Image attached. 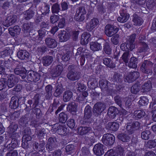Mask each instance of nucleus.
<instances>
[{
	"label": "nucleus",
	"instance_id": "obj_1",
	"mask_svg": "<svg viewBox=\"0 0 156 156\" xmlns=\"http://www.w3.org/2000/svg\"><path fill=\"white\" fill-rule=\"evenodd\" d=\"M40 99V95L37 94L34 96L32 100H29L27 101L28 105H26V107L25 110L28 113H29L31 110V108H35L39 103V100Z\"/></svg>",
	"mask_w": 156,
	"mask_h": 156
},
{
	"label": "nucleus",
	"instance_id": "obj_2",
	"mask_svg": "<svg viewBox=\"0 0 156 156\" xmlns=\"http://www.w3.org/2000/svg\"><path fill=\"white\" fill-rule=\"evenodd\" d=\"M153 64H154L150 61L145 60L140 66V70L144 73L151 74L152 73L151 68Z\"/></svg>",
	"mask_w": 156,
	"mask_h": 156
},
{
	"label": "nucleus",
	"instance_id": "obj_3",
	"mask_svg": "<svg viewBox=\"0 0 156 156\" xmlns=\"http://www.w3.org/2000/svg\"><path fill=\"white\" fill-rule=\"evenodd\" d=\"M105 108V105L101 102L96 103L93 108V112L96 117L100 116L102 112Z\"/></svg>",
	"mask_w": 156,
	"mask_h": 156
},
{
	"label": "nucleus",
	"instance_id": "obj_4",
	"mask_svg": "<svg viewBox=\"0 0 156 156\" xmlns=\"http://www.w3.org/2000/svg\"><path fill=\"white\" fill-rule=\"evenodd\" d=\"M139 76V73L136 71H134L128 73L126 75H124V80L125 82L131 83L136 80Z\"/></svg>",
	"mask_w": 156,
	"mask_h": 156
},
{
	"label": "nucleus",
	"instance_id": "obj_5",
	"mask_svg": "<svg viewBox=\"0 0 156 156\" xmlns=\"http://www.w3.org/2000/svg\"><path fill=\"white\" fill-rule=\"evenodd\" d=\"M140 126V123L138 121L129 122L127 123L126 126V129L128 133L131 134L139 129Z\"/></svg>",
	"mask_w": 156,
	"mask_h": 156
},
{
	"label": "nucleus",
	"instance_id": "obj_6",
	"mask_svg": "<svg viewBox=\"0 0 156 156\" xmlns=\"http://www.w3.org/2000/svg\"><path fill=\"white\" fill-rule=\"evenodd\" d=\"M115 140V136L112 134L110 133L104 134L102 139V142L106 145H112L114 144Z\"/></svg>",
	"mask_w": 156,
	"mask_h": 156
},
{
	"label": "nucleus",
	"instance_id": "obj_7",
	"mask_svg": "<svg viewBox=\"0 0 156 156\" xmlns=\"http://www.w3.org/2000/svg\"><path fill=\"white\" fill-rule=\"evenodd\" d=\"M119 28L112 25L108 24L105 28V33L108 37H111L116 33Z\"/></svg>",
	"mask_w": 156,
	"mask_h": 156
},
{
	"label": "nucleus",
	"instance_id": "obj_8",
	"mask_svg": "<svg viewBox=\"0 0 156 156\" xmlns=\"http://www.w3.org/2000/svg\"><path fill=\"white\" fill-rule=\"evenodd\" d=\"M17 16L15 15H10L7 16L5 20L3 22V25L7 27L13 24L17 21Z\"/></svg>",
	"mask_w": 156,
	"mask_h": 156
},
{
	"label": "nucleus",
	"instance_id": "obj_9",
	"mask_svg": "<svg viewBox=\"0 0 156 156\" xmlns=\"http://www.w3.org/2000/svg\"><path fill=\"white\" fill-rule=\"evenodd\" d=\"M27 75L28 80L31 82H36L40 78V76L39 73L32 70L29 71L27 73Z\"/></svg>",
	"mask_w": 156,
	"mask_h": 156
},
{
	"label": "nucleus",
	"instance_id": "obj_10",
	"mask_svg": "<svg viewBox=\"0 0 156 156\" xmlns=\"http://www.w3.org/2000/svg\"><path fill=\"white\" fill-rule=\"evenodd\" d=\"M63 68L62 65H58L54 66L51 69L50 74L53 77L59 76L63 71Z\"/></svg>",
	"mask_w": 156,
	"mask_h": 156
},
{
	"label": "nucleus",
	"instance_id": "obj_11",
	"mask_svg": "<svg viewBox=\"0 0 156 156\" xmlns=\"http://www.w3.org/2000/svg\"><path fill=\"white\" fill-rule=\"evenodd\" d=\"M7 80V85L9 88H11L19 81V79L14 74H10L8 76Z\"/></svg>",
	"mask_w": 156,
	"mask_h": 156
},
{
	"label": "nucleus",
	"instance_id": "obj_12",
	"mask_svg": "<svg viewBox=\"0 0 156 156\" xmlns=\"http://www.w3.org/2000/svg\"><path fill=\"white\" fill-rule=\"evenodd\" d=\"M52 129L54 131L60 135L64 134L67 130V129L65 126L61 125L58 123L54 124Z\"/></svg>",
	"mask_w": 156,
	"mask_h": 156
},
{
	"label": "nucleus",
	"instance_id": "obj_13",
	"mask_svg": "<svg viewBox=\"0 0 156 156\" xmlns=\"http://www.w3.org/2000/svg\"><path fill=\"white\" fill-rule=\"evenodd\" d=\"M102 122V120L99 117L96 119L95 122L93 124L94 133L96 136L97 135V132H99L102 130V127L101 125Z\"/></svg>",
	"mask_w": 156,
	"mask_h": 156
},
{
	"label": "nucleus",
	"instance_id": "obj_14",
	"mask_svg": "<svg viewBox=\"0 0 156 156\" xmlns=\"http://www.w3.org/2000/svg\"><path fill=\"white\" fill-rule=\"evenodd\" d=\"M98 42L103 43V51L107 55H110L112 53V49L110 46L108 42L106 41L103 39H100L98 40Z\"/></svg>",
	"mask_w": 156,
	"mask_h": 156
},
{
	"label": "nucleus",
	"instance_id": "obj_15",
	"mask_svg": "<svg viewBox=\"0 0 156 156\" xmlns=\"http://www.w3.org/2000/svg\"><path fill=\"white\" fill-rule=\"evenodd\" d=\"M45 43L46 46L50 48H54L57 45L55 40L50 37H47L45 39Z\"/></svg>",
	"mask_w": 156,
	"mask_h": 156
},
{
	"label": "nucleus",
	"instance_id": "obj_16",
	"mask_svg": "<svg viewBox=\"0 0 156 156\" xmlns=\"http://www.w3.org/2000/svg\"><path fill=\"white\" fill-rule=\"evenodd\" d=\"M17 128V125L14 124L11 125L8 127V132L12 138H15L18 136V133L15 132Z\"/></svg>",
	"mask_w": 156,
	"mask_h": 156
},
{
	"label": "nucleus",
	"instance_id": "obj_17",
	"mask_svg": "<svg viewBox=\"0 0 156 156\" xmlns=\"http://www.w3.org/2000/svg\"><path fill=\"white\" fill-rule=\"evenodd\" d=\"M104 147V145L100 143L95 144L93 148L94 153L97 155H101L105 152Z\"/></svg>",
	"mask_w": 156,
	"mask_h": 156
},
{
	"label": "nucleus",
	"instance_id": "obj_18",
	"mask_svg": "<svg viewBox=\"0 0 156 156\" xmlns=\"http://www.w3.org/2000/svg\"><path fill=\"white\" fill-rule=\"evenodd\" d=\"M12 138L10 143H9V141L8 140L4 144V147L7 148L8 150H13L17 146V141L15 139V138Z\"/></svg>",
	"mask_w": 156,
	"mask_h": 156
},
{
	"label": "nucleus",
	"instance_id": "obj_19",
	"mask_svg": "<svg viewBox=\"0 0 156 156\" xmlns=\"http://www.w3.org/2000/svg\"><path fill=\"white\" fill-rule=\"evenodd\" d=\"M19 98L16 96H12L11 99L9 103V106L12 109L16 108L19 106V101L20 99Z\"/></svg>",
	"mask_w": 156,
	"mask_h": 156
},
{
	"label": "nucleus",
	"instance_id": "obj_20",
	"mask_svg": "<svg viewBox=\"0 0 156 156\" xmlns=\"http://www.w3.org/2000/svg\"><path fill=\"white\" fill-rule=\"evenodd\" d=\"M45 142L44 140H40V144L35 142L33 144L34 149L37 151H43L44 149Z\"/></svg>",
	"mask_w": 156,
	"mask_h": 156
},
{
	"label": "nucleus",
	"instance_id": "obj_21",
	"mask_svg": "<svg viewBox=\"0 0 156 156\" xmlns=\"http://www.w3.org/2000/svg\"><path fill=\"white\" fill-rule=\"evenodd\" d=\"M77 107L75 102H71L67 105V110L73 114H75L77 110Z\"/></svg>",
	"mask_w": 156,
	"mask_h": 156
},
{
	"label": "nucleus",
	"instance_id": "obj_22",
	"mask_svg": "<svg viewBox=\"0 0 156 156\" xmlns=\"http://www.w3.org/2000/svg\"><path fill=\"white\" fill-rule=\"evenodd\" d=\"M59 41L61 42H65L69 38V34L65 30L61 31L60 33L58 35Z\"/></svg>",
	"mask_w": 156,
	"mask_h": 156
},
{
	"label": "nucleus",
	"instance_id": "obj_23",
	"mask_svg": "<svg viewBox=\"0 0 156 156\" xmlns=\"http://www.w3.org/2000/svg\"><path fill=\"white\" fill-rule=\"evenodd\" d=\"M67 77L69 80L74 81L78 80L80 77L79 73L76 71L69 72L67 75Z\"/></svg>",
	"mask_w": 156,
	"mask_h": 156
},
{
	"label": "nucleus",
	"instance_id": "obj_24",
	"mask_svg": "<svg viewBox=\"0 0 156 156\" xmlns=\"http://www.w3.org/2000/svg\"><path fill=\"white\" fill-rule=\"evenodd\" d=\"M14 72L15 74L19 75L23 79H25L27 76V71L24 68L20 69L15 68Z\"/></svg>",
	"mask_w": 156,
	"mask_h": 156
},
{
	"label": "nucleus",
	"instance_id": "obj_25",
	"mask_svg": "<svg viewBox=\"0 0 156 156\" xmlns=\"http://www.w3.org/2000/svg\"><path fill=\"white\" fill-rule=\"evenodd\" d=\"M92 115V108L89 105H87L85 108L84 118L85 119H90Z\"/></svg>",
	"mask_w": 156,
	"mask_h": 156
},
{
	"label": "nucleus",
	"instance_id": "obj_26",
	"mask_svg": "<svg viewBox=\"0 0 156 156\" xmlns=\"http://www.w3.org/2000/svg\"><path fill=\"white\" fill-rule=\"evenodd\" d=\"M91 35L90 33L86 32L83 33L82 35L80 43L82 45L87 44L90 40Z\"/></svg>",
	"mask_w": 156,
	"mask_h": 156
},
{
	"label": "nucleus",
	"instance_id": "obj_27",
	"mask_svg": "<svg viewBox=\"0 0 156 156\" xmlns=\"http://www.w3.org/2000/svg\"><path fill=\"white\" fill-rule=\"evenodd\" d=\"M140 47L138 49V52L139 53H145L148 51L149 48L147 44L143 41L140 42Z\"/></svg>",
	"mask_w": 156,
	"mask_h": 156
},
{
	"label": "nucleus",
	"instance_id": "obj_28",
	"mask_svg": "<svg viewBox=\"0 0 156 156\" xmlns=\"http://www.w3.org/2000/svg\"><path fill=\"white\" fill-rule=\"evenodd\" d=\"M119 123L115 122H109L107 125L106 128L109 130L116 131L119 128Z\"/></svg>",
	"mask_w": 156,
	"mask_h": 156
},
{
	"label": "nucleus",
	"instance_id": "obj_29",
	"mask_svg": "<svg viewBox=\"0 0 156 156\" xmlns=\"http://www.w3.org/2000/svg\"><path fill=\"white\" fill-rule=\"evenodd\" d=\"M101 42H92L90 43V49L93 51H97L101 50L102 48Z\"/></svg>",
	"mask_w": 156,
	"mask_h": 156
},
{
	"label": "nucleus",
	"instance_id": "obj_30",
	"mask_svg": "<svg viewBox=\"0 0 156 156\" xmlns=\"http://www.w3.org/2000/svg\"><path fill=\"white\" fill-rule=\"evenodd\" d=\"M52 87L51 85L46 86L45 88V96L47 100H49L51 99L52 96Z\"/></svg>",
	"mask_w": 156,
	"mask_h": 156
},
{
	"label": "nucleus",
	"instance_id": "obj_31",
	"mask_svg": "<svg viewBox=\"0 0 156 156\" xmlns=\"http://www.w3.org/2000/svg\"><path fill=\"white\" fill-rule=\"evenodd\" d=\"M8 30L11 35L15 36L16 35H18L20 34L21 28L19 26H16L13 27H10L9 28Z\"/></svg>",
	"mask_w": 156,
	"mask_h": 156
},
{
	"label": "nucleus",
	"instance_id": "obj_32",
	"mask_svg": "<svg viewBox=\"0 0 156 156\" xmlns=\"http://www.w3.org/2000/svg\"><path fill=\"white\" fill-rule=\"evenodd\" d=\"M53 60V57L49 55L43 57L42 58V63L43 65L47 66L50 65Z\"/></svg>",
	"mask_w": 156,
	"mask_h": 156
},
{
	"label": "nucleus",
	"instance_id": "obj_33",
	"mask_svg": "<svg viewBox=\"0 0 156 156\" xmlns=\"http://www.w3.org/2000/svg\"><path fill=\"white\" fill-rule=\"evenodd\" d=\"M34 14L35 12L30 9H29L24 12L23 18L26 20H29L33 17Z\"/></svg>",
	"mask_w": 156,
	"mask_h": 156
},
{
	"label": "nucleus",
	"instance_id": "obj_34",
	"mask_svg": "<svg viewBox=\"0 0 156 156\" xmlns=\"http://www.w3.org/2000/svg\"><path fill=\"white\" fill-rule=\"evenodd\" d=\"M109 80L111 82L121 83L123 81V77L121 75L117 73H115L113 77L111 78Z\"/></svg>",
	"mask_w": 156,
	"mask_h": 156
},
{
	"label": "nucleus",
	"instance_id": "obj_35",
	"mask_svg": "<svg viewBox=\"0 0 156 156\" xmlns=\"http://www.w3.org/2000/svg\"><path fill=\"white\" fill-rule=\"evenodd\" d=\"M63 91V89L62 84L57 83L56 85L55 90L54 93V95L55 97H58L60 95Z\"/></svg>",
	"mask_w": 156,
	"mask_h": 156
},
{
	"label": "nucleus",
	"instance_id": "obj_36",
	"mask_svg": "<svg viewBox=\"0 0 156 156\" xmlns=\"http://www.w3.org/2000/svg\"><path fill=\"white\" fill-rule=\"evenodd\" d=\"M17 56L21 60H26L29 57V54L26 51L21 50L18 52Z\"/></svg>",
	"mask_w": 156,
	"mask_h": 156
},
{
	"label": "nucleus",
	"instance_id": "obj_37",
	"mask_svg": "<svg viewBox=\"0 0 156 156\" xmlns=\"http://www.w3.org/2000/svg\"><path fill=\"white\" fill-rule=\"evenodd\" d=\"M91 130V128L86 126H81L78 128V132L81 135H85L90 132Z\"/></svg>",
	"mask_w": 156,
	"mask_h": 156
},
{
	"label": "nucleus",
	"instance_id": "obj_38",
	"mask_svg": "<svg viewBox=\"0 0 156 156\" xmlns=\"http://www.w3.org/2000/svg\"><path fill=\"white\" fill-rule=\"evenodd\" d=\"M138 59L134 57H131L128 64V66L130 68L135 69L137 66Z\"/></svg>",
	"mask_w": 156,
	"mask_h": 156
},
{
	"label": "nucleus",
	"instance_id": "obj_39",
	"mask_svg": "<svg viewBox=\"0 0 156 156\" xmlns=\"http://www.w3.org/2000/svg\"><path fill=\"white\" fill-rule=\"evenodd\" d=\"M133 21L134 24L137 26H140L143 23V19L136 14H134L133 15Z\"/></svg>",
	"mask_w": 156,
	"mask_h": 156
},
{
	"label": "nucleus",
	"instance_id": "obj_40",
	"mask_svg": "<svg viewBox=\"0 0 156 156\" xmlns=\"http://www.w3.org/2000/svg\"><path fill=\"white\" fill-rule=\"evenodd\" d=\"M117 109L114 106L110 107L108 110L107 114L108 115L111 119H113L116 116V113Z\"/></svg>",
	"mask_w": 156,
	"mask_h": 156
},
{
	"label": "nucleus",
	"instance_id": "obj_41",
	"mask_svg": "<svg viewBox=\"0 0 156 156\" xmlns=\"http://www.w3.org/2000/svg\"><path fill=\"white\" fill-rule=\"evenodd\" d=\"M145 115L143 111L138 110L135 111L133 115V118L136 120H138L143 118Z\"/></svg>",
	"mask_w": 156,
	"mask_h": 156
},
{
	"label": "nucleus",
	"instance_id": "obj_42",
	"mask_svg": "<svg viewBox=\"0 0 156 156\" xmlns=\"http://www.w3.org/2000/svg\"><path fill=\"white\" fill-rule=\"evenodd\" d=\"M33 23L28 22L23 23L22 26V30L24 33L29 32L31 30V28L33 27Z\"/></svg>",
	"mask_w": 156,
	"mask_h": 156
},
{
	"label": "nucleus",
	"instance_id": "obj_43",
	"mask_svg": "<svg viewBox=\"0 0 156 156\" xmlns=\"http://www.w3.org/2000/svg\"><path fill=\"white\" fill-rule=\"evenodd\" d=\"M40 8L41 13L46 15L49 13L50 11L49 5L46 3H43Z\"/></svg>",
	"mask_w": 156,
	"mask_h": 156
},
{
	"label": "nucleus",
	"instance_id": "obj_44",
	"mask_svg": "<svg viewBox=\"0 0 156 156\" xmlns=\"http://www.w3.org/2000/svg\"><path fill=\"white\" fill-rule=\"evenodd\" d=\"M118 138L119 139L124 142H129L130 139V137L129 135L125 133L119 134L118 135Z\"/></svg>",
	"mask_w": 156,
	"mask_h": 156
},
{
	"label": "nucleus",
	"instance_id": "obj_45",
	"mask_svg": "<svg viewBox=\"0 0 156 156\" xmlns=\"http://www.w3.org/2000/svg\"><path fill=\"white\" fill-rule=\"evenodd\" d=\"M73 96L72 92L69 90L66 91L63 94V100L64 102H67L70 100Z\"/></svg>",
	"mask_w": 156,
	"mask_h": 156
},
{
	"label": "nucleus",
	"instance_id": "obj_46",
	"mask_svg": "<svg viewBox=\"0 0 156 156\" xmlns=\"http://www.w3.org/2000/svg\"><path fill=\"white\" fill-rule=\"evenodd\" d=\"M95 139L93 136L88 135V136H85L84 137L85 143L91 146L95 142Z\"/></svg>",
	"mask_w": 156,
	"mask_h": 156
},
{
	"label": "nucleus",
	"instance_id": "obj_47",
	"mask_svg": "<svg viewBox=\"0 0 156 156\" xmlns=\"http://www.w3.org/2000/svg\"><path fill=\"white\" fill-rule=\"evenodd\" d=\"M99 21L98 19L94 18L92 19L90 23L87 25V27L90 30H92L98 24Z\"/></svg>",
	"mask_w": 156,
	"mask_h": 156
},
{
	"label": "nucleus",
	"instance_id": "obj_48",
	"mask_svg": "<svg viewBox=\"0 0 156 156\" xmlns=\"http://www.w3.org/2000/svg\"><path fill=\"white\" fill-rule=\"evenodd\" d=\"M13 53V51L9 48H7L4 50L0 52V58H4L5 57L10 55Z\"/></svg>",
	"mask_w": 156,
	"mask_h": 156
},
{
	"label": "nucleus",
	"instance_id": "obj_49",
	"mask_svg": "<svg viewBox=\"0 0 156 156\" xmlns=\"http://www.w3.org/2000/svg\"><path fill=\"white\" fill-rule=\"evenodd\" d=\"M103 63L107 66L111 68H114L115 67V65L113 63L111 59L109 58H104L103 60Z\"/></svg>",
	"mask_w": 156,
	"mask_h": 156
},
{
	"label": "nucleus",
	"instance_id": "obj_50",
	"mask_svg": "<svg viewBox=\"0 0 156 156\" xmlns=\"http://www.w3.org/2000/svg\"><path fill=\"white\" fill-rule=\"evenodd\" d=\"M142 92L143 93L149 91L151 88V83L150 81H147L142 86Z\"/></svg>",
	"mask_w": 156,
	"mask_h": 156
},
{
	"label": "nucleus",
	"instance_id": "obj_51",
	"mask_svg": "<svg viewBox=\"0 0 156 156\" xmlns=\"http://www.w3.org/2000/svg\"><path fill=\"white\" fill-rule=\"evenodd\" d=\"M88 86L90 88H95L98 84V82L95 79L92 77H90L87 82Z\"/></svg>",
	"mask_w": 156,
	"mask_h": 156
},
{
	"label": "nucleus",
	"instance_id": "obj_52",
	"mask_svg": "<svg viewBox=\"0 0 156 156\" xmlns=\"http://www.w3.org/2000/svg\"><path fill=\"white\" fill-rule=\"evenodd\" d=\"M108 81L104 79H101L99 81V85L102 90H107L108 87Z\"/></svg>",
	"mask_w": 156,
	"mask_h": 156
},
{
	"label": "nucleus",
	"instance_id": "obj_53",
	"mask_svg": "<svg viewBox=\"0 0 156 156\" xmlns=\"http://www.w3.org/2000/svg\"><path fill=\"white\" fill-rule=\"evenodd\" d=\"M28 116L29 114H27L20 119L19 122L20 125L23 126H26L29 120Z\"/></svg>",
	"mask_w": 156,
	"mask_h": 156
},
{
	"label": "nucleus",
	"instance_id": "obj_54",
	"mask_svg": "<svg viewBox=\"0 0 156 156\" xmlns=\"http://www.w3.org/2000/svg\"><path fill=\"white\" fill-rule=\"evenodd\" d=\"M121 49L123 51H128L129 50H132L133 49V45L131 46L128 42L123 43L120 46Z\"/></svg>",
	"mask_w": 156,
	"mask_h": 156
},
{
	"label": "nucleus",
	"instance_id": "obj_55",
	"mask_svg": "<svg viewBox=\"0 0 156 156\" xmlns=\"http://www.w3.org/2000/svg\"><path fill=\"white\" fill-rule=\"evenodd\" d=\"M151 136V133L149 130H145L141 133V138L144 140H148Z\"/></svg>",
	"mask_w": 156,
	"mask_h": 156
},
{
	"label": "nucleus",
	"instance_id": "obj_56",
	"mask_svg": "<svg viewBox=\"0 0 156 156\" xmlns=\"http://www.w3.org/2000/svg\"><path fill=\"white\" fill-rule=\"evenodd\" d=\"M136 34H133L129 37V38L126 42H128L131 46L133 45V49L134 48L135 45L134 44L135 40L136 38Z\"/></svg>",
	"mask_w": 156,
	"mask_h": 156
},
{
	"label": "nucleus",
	"instance_id": "obj_57",
	"mask_svg": "<svg viewBox=\"0 0 156 156\" xmlns=\"http://www.w3.org/2000/svg\"><path fill=\"white\" fill-rule=\"evenodd\" d=\"M145 146L149 148H154L156 146V141L155 140H149L145 144Z\"/></svg>",
	"mask_w": 156,
	"mask_h": 156
},
{
	"label": "nucleus",
	"instance_id": "obj_58",
	"mask_svg": "<svg viewBox=\"0 0 156 156\" xmlns=\"http://www.w3.org/2000/svg\"><path fill=\"white\" fill-rule=\"evenodd\" d=\"M67 115L64 112H61L59 115V120L61 122L65 123L67 121Z\"/></svg>",
	"mask_w": 156,
	"mask_h": 156
},
{
	"label": "nucleus",
	"instance_id": "obj_59",
	"mask_svg": "<svg viewBox=\"0 0 156 156\" xmlns=\"http://www.w3.org/2000/svg\"><path fill=\"white\" fill-rule=\"evenodd\" d=\"M140 86L138 83H135L131 87V91L133 94H136L140 90Z\"/></svg>",
	"mask_w": 156,
	"mask_h": 156
},
{
	"label": "nucleus",
	"instance_id": "obj_60",
	"mask_svg": "<svg viewBox=\"0 0 156 156\" xmlns=\"http://www.w3.org/2000/svg\"><path fill=\"white\" fill-rule=\"evenodd\" d=\"M7 86V79L2 78L0 80V90L5 89Z\"/></svg>",
	"mask_w": 156,
	"mask_h": 156
},
{
	"label": "nucleus",
	"instance_id": "obj_61",
	"mask_svg": "<svg viewBox=\"0 0 156 156\" xmlns=\"http://www.w3.org/2000/svg\"><path fill=\"white\" fill-rule=\"evenodd\" d=\"M38 41H39V43H41V42H42L43 38L44 37L45 32L44 30L42 29H40L38 31Z\"/></svg>",
	"mask_w": 156,
	"mask_h": 156
},
{
	"label": "nucleus",
	"instance_id": "obj_62",
	"mask_svg": "<svg viewBox=\"0 0 156 156\" xmlns=\"http://www.w3.org/2000/svg\"><path fill=\"white\" fill-rule=\"evenodd\" d=\"M130 57L129 52H124L122 55L121 58L123 62L125 63H128Z\"/></svg>",
	"mask_w": 156,
	"mask_h": 156
},
{
	"label": "nucleus",
	"instance_id": "obj_63",
	"mask_svg": "<svg viewBox=\"0 0 156 156\" xmlns=\"http://www.w3.org/2000/svg\"><path fill=\"white\" fill-rule=\"evenodd\" d=\"M51 10L53 13H58L60 10L59 5L57 3H54L51 7Z\"/></svg>",
	"mask_w": 156,
	"mask_h": 156
},
{
	"label": "nucleus",
	"instance_id": "obj_64",
	"mask_svg": "<svg viewBox=\"0 0 156 156\" xmlns=\"http://www.w3.org/2000/svg\"><path fill=\"white\" fill-rule=\"evenodd\" d=\"M146 4L148 8L151 9L154 6L156 5V0H147Z\"/></svg>",
	"mask_w": 156,
	"mask_h": 156
}]
</instances>
